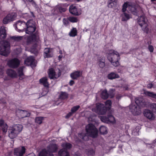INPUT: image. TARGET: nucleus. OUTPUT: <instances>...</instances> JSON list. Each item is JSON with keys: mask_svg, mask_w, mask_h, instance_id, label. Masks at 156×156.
Returning a JSON list of instances; mask_svg holds the SVG:
<instances>
[{"mask_svg": "<svg viewBox=\"0 0 156 156\" xmlns=\"http://www.w3.org/2000/svg\"><path fill=\"white\" fill-rule=\"evenodd\" d=\"M135 100L136 105L131 104L129 106V109L134 115H139L141 112L140 107H143L145 105L142 98H136Z\"/></svg>", "mask_w": 156, "mask_h": 156, "instance_id": "1", "label": "nucleus"}, {"mask_svg": "<svg viewBox=\"0 0 156 156\" xmlns=\"http://www.w3.org/2000/svg\"><path fill=\"white\" fill-rule=\"evenodd\" d=\"M55 140H52L51 143L47 147V150L44 149L39 153V156H54L52 153L56 152L57 149L58 147L57 145L54 143Z\"/></svg>", "mask_w": 156, "mask_h": 156, "instance_id": "2", "label": "nucleus"}, {"mask_svg": "<svg viewBox=\"0 0 156 156\" xmlns=\"http://www.w3.org/2000/svg\"><path fill=\"white\" fill-rule=\"evenodd\" d=\"M108 58L114 66L116 67L119 65L118 60L120 59V57L119 53L117 52L114 50L110 51L108 53Z\"/></svg>", "mask_w": 156, "mask_h": 156, "instance_id": "3", "label": "nucleus"}, {"mask_svg": "<svg viewBox=\"0 0 156 156\" xmlns=\"http://www.w3.org/2000/svg\"><path fill=\"white\" fill-rule=\"evenodd\" d=\"M22 125L17 124L9 128V136L11 139L16 137L22 130Z\"/></svg>", "mask_w": 156, "mask_h": 156, "instance_id": "4", "label": "nucleus"}, {"mask_svg": "<svg viewBox=\"0 0 156 156\" xmlns=\"http://www.w3.org/2000/svg\"><path fill=\"white\" fill-rule=\"evenodd\" d=\"M138 23L140 26L142 30L146 33H148L149 29L148 27V20L144 16H139L137 19Z\"/></svg>", "mask_w": 156, "mask_h": 156, "instance_id": "5", "label": "nucleus"}, {"mask_svg": "<svg viewBox=\"0 0 156 156\" xmlns=\"http://www.w3.org/2000/svg\"><path fill=\"white\" fill-rule=\"evenodd\" d=\"M9 52V43L6 41H0V54L6 56Z\"/></svg>", "mask_w": 156, "mask_h": 156, "instance_id": "6", "label": "nucleus"}, {"mask_svg": "<svg viewBox=\"0 0 156 156\" xmlns=\"http://www.w3.org/2000/svg\"><path fill=\"white\" fill-rule=\"evenodd\" d=\"M87 135L92 137H95L98 135V130L92 124H89L86 126Z\"/></svg>", "mask_w": 156, "mask_h": 156, "instance_id": "7", "label": "nucleus"}, {"mask_svg": "<svg viewBox=\"0 0 156 156\" xmlns=\"http://www.w3.org/2000/svg\"><path fill=\"white\" fill-rule=\"evenodd\" d=\"M92 111L99 115H103L106 112L104 105L102 104L98 103L96 105L95 108L92 109Z\"/></svg>", "mask_w": 156, "mask_h": 156, "instance_id": "8", "label": "nucleus"}, {"mask_svg": "<svg viewBox=\"0 0 156 156\" xmlns=\"http://www.w3.org/2000/svg\"><path fill=\"white\" fill-rule=\"evenodd\" d=\"M48 74L50 79H57L60 76L61 72L59 69L55 71L53 69L51 68L49 69Z\"/></svg>", "mask_w": 156, "mask_h": 156, "instance_id": "9", "label": "nucleus"}, {"mask_svg": "<svg viewBox=\"0 0 156 156\" xmlns=\"http://www.w3.org/2000/svg\"><path fill=\"white\" fill-rule=\"evenodd\" d=\"M16 17V14L15 12L8 14L3 20V22L4 24H7L8 23L15 20Z\"/></svg>", "mask_w": 156, "mask_h": 156, "instance_id": "10", "label": "nucleus"}, {"mask_svg": "<svg viewBox=\"0 0 156 156\" xmlns=\"http://www.w3.org/2000/svg\"><path fill=\"white\" fill-rule=\"evenodd\" d=\"M26 151V149L23 146L14 149V154L15 156H23Z\"/></svg>", "mask_w": 156, "mask_h": 156, "instance_id": "11", "label": "nucleus"}, {"mask_svg": "<svg viewBox=\"0 0 156 156\" xmlns=\"http://www.w3.org/2000/svg\"><path fill=\"white\" fill-rule=\"evenodd\" d=\"M20 63V61L18 59L14 58L9 60L7 64L10 67L15 68L18 66Z\"/></svg>", "mask_w": 156, "mask_h": 156, "instance_id": "12", "label": "nucleus"}, {"mask_svg": "<svg viewBox=\"0 0 156 156\" xmlns=\"http://www.w3.org/2000/svg\"><path fill=\"white\" fill-rule=\"evenodd\" d=\"M24 63L27 66H30L32 68L35 67L36 66V63L33 56H30L27 58L25 60Z\"/></svg>", "mask_w": 156, "mask_h": 156, "instance_id": "13", "label": "nucleus"}, {"mask_svg": "<svg viewBox=\"0 0 156 156\" xmlns=\"http://www.w3.org/2000/svg\"><path fill=\"white\" fill-rule=\"evenodd\" d=\"M26 23L24 21H19L16 23V27L19 32L23 31L26 28Z\"/></svg>", "mask_w": 156, "mask_h": 156, "instance_id": "14", "label": "nucleus"}, {"mask_svg": "<svg viewBox=\"0 0 156 156\" xmlns=\"http://www.w3.org/2000/svg\"><path fill=\"white\" fill-rule=\"evenodd\" d=\"M144 114L145 116L151 120H153L154 119L155 116L153 112L148 109H145L144 112Z\"/></svg>", "mask_w": 156, "mask_h": 156, "instance_id": "15", "label": "nucleus"}, {"mask_svg": "<svg viewBox=\"0 0 156 156\" xmlns=\"http://www.w3.org/2000/svg\"><path fill=\"white\" fill-rule=\"evenodd\" d=\"M82 75V73L80 71H75L70 74V76L73 80H77Z\"/></svg>", "mask_w": 156, "mask_h": 156, "instance_id": "16", "label": "nucleus"}, {"mask_svg": "<svg viewBox=\"0 0 156 156\" xmlns=\"http://www.w3.org/2000/svg\"><path fill=\"white\" fill-rule=\"evenodd\" d=\"M38 36L37 34L31 35L27 39V43L28 44L32 43L33 42H37L38 40Z\"/></svg>", "mask_w": 156, "mask_h": 156, "instance_id": "17", "label": "nucleus"}, {"mask_svg": "<svg viewBox=\"0 0 156 156\" xmlns=\"http://www.w3.org/2000/svg\"><path fill=\"white\" fill-rule=\"evenodd\" d=\"M23 36H15L10 37L8 39L9 42L11 43L12 42H18L22 40Z\"/></svg>", "mask_w": 156, "mask_h": 156, "instance_id": "18", "label": "nucleus"}, {"mask_svg": "<svg viewBox=\"0 0 156 156\" xmlns=\"http://www.w3.org/2000/svg\"><path fill=\"white\" fill-rule=\"evenodd\" d=\"M6 28L4 27H2L0 28V39H5L6 36Z\"/></svg>", "mask_w": 156, "mask_h": 156, "instance_id": "19", "label": "nucleus"}, {"mask_svg": "<svg viewBox=\"0 0 156 156\" xmlns=\"http://www.w3.org/2000/svg\"><path fill=\"white\" fill-rule=\"evenodd\" d=\"M70 12L72 14L76 15H78L80 14V12L78 11L76 6L74 5H72L69 8Z\"/></svg>", "mask_w": 156, "mask_h": 156, "instance_id": "20", "label": "nucleus"}, {"mask_svg": "<svg viewBox=\"0 0 156 156\" xmlns=\"http://www.w3.org/2000/svg\"><path fill=\"white\" fill-rule=\"evenodd\" d=\"M6 73L8 76L12 78H15L17 77L16 72L12 69H8L6 71Z\"/></svg>", "mask_w": 156, "mask_h": 156, "instance_id": "21", "label": "nucleus"}, {"mask_svg": "<svg viewBox=\"0 0 156 156\" xmlns=\"http://www.w3.org/2000/svg\"><path fill=\"white\" fill-rule=\"evenodd\" d=\"M52 52L49 48H45L44 50V56L45 58H50L53 56Z\"/></svg>", "mask_w": 156, "mask_h": 156, "instance_id": "22", "label": "nucleus"}, {"mask_svg": "<svg viewBox=\"0 0 156 156\" xmlns=\"http://www.w3.org/2000/svg\"><path fill=\"white\" fill-rule=\"evenodd\" d=\"M105 58L104 57H100L98 59V64L100 68H103L105 67Z\"/></svg>", "mask_w": 156, "mask_h": 156, "instance_id": "23", "label": "nucleus"}, {"mask_svg": "<svg viewBox=\"0 0 156 156\" xmlns=\"http://www.w3.org/2000/svg\"><path fill=\"white\" fill-rule=\"evenodd\" d=\"M144 94L146 96L156 99V94L152 92L144 90Z\"/></svg>", "mask_w": 156, "mask_h": 156, "instance_id": "24", "label": "nucleus"}, {"mask_svg": "<svg viewBox=\"0 0 156 156\" xmlns=\"http://www.w3.org/2000/svg\"><path fill=\"white\" fill-rule=\"evenodd\" d=\"M124 13L122 14L121 16L122 18V21H126L131 18V16L128 14H127L125 12H123Z\"/></svg>", "mask_w": 156, "mask_h": 156, "instance_id": "25", "label": "nucleus"}, {"mask_svg": "<svg viewBox=\"0 0 156 156\" xmlns=\"http://www.w3.org/2000/svg\"><path fill=\"white\" fill-rule=\"evenodd\" d=\"M117 5V1L109 0L108 2V6L109 8L115 7Z\"/></svg>", "mask_w": 156, "mask_h": 156, "instance_id": "26", "label": "nucleus"}, {"mask_svg": "<svg viewBox=\"0 0 156 156\" xmlns=\"http://www.w3.org/2000/svg\"><path fill=\"white\" fill-rule=\"evenodd\" d=\"M39 81L40 83L42 84L45 87H48V83L47 81V78L46 77H44L41 79Z\"/></svg>", "mask_w": 156, "mask_h": 156, "instance_id": "27", "label": "nucleus"}, {"mask_svg": "<svg viewBox=\"0 0 156 156\" xmlns=\"http://www.w3.org/2000/svg\"><path fill=\"white\" fill-rule=\"evenodd\" d=\"M108 78L109 79L112 80L119 77V76L117 74L114 73H111L108 75Z\"/></svg>", "mask_w": 156, "mask_h": 156, "instance_id": "28", "label": "nucleus"}, {"mask_svg": "<svg viewBox=\"0 0 156 156\" xmlns=\"http://www.w3.org/2000/svg\"><path fill=\"white\" fill-rule=\"evenodd\" d=\"M32 27H36L34 22L32 20H30L26 23V28H31Z\"/></svg>", "mask_w": 156, "mask_h": 156, "instance_id": "29", "label": "nucleus"}, {"mask_svg": "<svg viewBox=\"0 0 156 156\" xmlns=\"http://www.w3.org/2000/svg\"><path fill=\"white\" fill-rule=\"evenodd\" d=\"M58 154L59 156H69V154L67 150L62 149L59 151Z\"/></svg>", "mask_w": 156, "mask_h": 156, "instance_id": "30", "label": "nucleus"}, {"mask_svg": "<svg viewBox=\"0 0 156 156\" xmlns=\"http://www.w3.org/2000/svg\"><path fill=\"white\" fill-rule=\"evenodd\" d=\"M63 149L66 150L70 149L72 147V145L69 143H64L62 145Z\"/></svg>", "mask_w": 156, "mask_h": 156, "instance_id": "31", "label": "nucleus"}, {"mask_svg": "<svg viewBox=\"0 0 156 156\" xmlns=\"http://www.w3.org/2000/svg\"><path fill=\"white\" fill-rule=\"evenodd\" d=\"M20 113L21 115V118H23L30 116V113L26 111L21 110L20 111Z\"/></svg>", "mask_w": 156, "mask_h": 156, "instance_id": "32", "label": "nucleus"}, {"mask_svg": "<svg viewBox=\"0 0 156 156\" xmlns=\"http://www.w3.org/2000/svg\"><path fill=\"white\" fill-rule=\"evenodd\" d=\"M131 5V3L130 2H125L122 6V11L123 12H125L126 10V8H128L129 9V6Z\"/></svg>", "mask_w": 156, "mask_h": 156, "instance_id": "33", "label": "nucleus"}, {"mask_svg": "<svg viewBox=\"0 0 156 156\" xmlns=\"http://www.w3.org/2000/svg\"><path fill=\"white\" fill-rule=\"evenodd\" d=\"M36 29V27H33L31 28H26V34H31L35 31Z\"/></svg>", "mask_w": 156, "mask_h": 156, "instance_id": "34", "label": "nucleus"}, {"mask_svg": "<svg viewBox=\"0 0 156 156\" xmlns=\"http://www.w3.org/2000/svg\"><path fill=\"white\" fill-rule=\"evenodd\" d=\"M77 31L76 28H73L69 33V35L71 37H75L77 35Z\"/></svg>", "mask_w": 156, "mask_h": 156, "instance_id": "35", "label": "nucleus"}, {"mask_svg": "<svg viewBox=\"0 0 156 156\" xmlns=\"http://www.w3.org/2000/svg\"><path fill=\"white\" fill-rule=\"evenodd\" d=\"M68 97V94L65 92H61L59 95V98L62 99H65L67 98Z\"/></svg>", "mask_w": 156, "mask_h": 156, "instance_id": "36", "label": "nucleus"}, {"mask_svg": "<svg viewBox=\"0 0 156 156\" xmlns=\"http://www.w3.org/2000/svg\"><path fill=\"white\" fill-rule=\"evenodd\" d=\"M129 11H131V12L134 15H136L137 13V10L135 8V7L133 6L130 5L129 6Z\"/></svg>", "mask_w": 156, "mask_h": 156, "instance_id": "37", "label": "nucleus"}, {"mask_svg": "<svg viewBox=\"0 0 156 156\" xmlns=\"http://www.w3.org/2000/svg\"><path fill=\"white\" fill-rule=\"evenodd\" d=\"M99 129L101 133L102 134H105L107 133V128L104 126H101Z\"/></svg>", "mask_w": 156, "mask_h": 156, "instance_id": "38", "label": "nucleus"}, {"mask_svg": "<svg viewBox=\"0 0 156 156\" xmlns=\"http://www.w3.org/2000/svg\"><path fill=\"white\" fill-rule=\"evenodd\" d=\"M101 97L103 99H106L108 98V94L107 93L106 90H104L102 92Z\"/></svg>", "mask_w": 156, "mask_h": 156, "instance_id": "39", "label": "nucleus"}, {"mask_svg": "<svg viewBox=\"0 0 156 156\" xmlns=\"http://www.w3.org/2000/svg\"><path fill=\"white\" fill-rule=\"evenodd\" d=\"M44 118L42 117H37L35 119V122L38 124H41L42 122V121L44 120Z\"/></svg>", "mask_w": 156, "mask_h": 156, "instance_id": "40", "label": "nucleus"}, {"mask_svg": "<svg viewBox=\"0 0 156 156\" xmlns=\"http://www.w3.org/2000/svg\"><path fill=\"white\" fill-rule=\"evenodd\" d=\"M100 119L102 122L107 123H109L108 117L107 118L104 116H101L100 117Z\"/></svg>", "mask_w": 156, "mask_h": 156, "instance_id": "41", "label": "nucleus"}, {"mask_svg": "<svg viewBox=\"0 0 156 156\" xmlns=\"http://www.w3.org/2000/svg\"><path fill=\"white\" fill-rule=\"evenodd\" d=\"M108 119H109V123H115V120L114 117L112 115H108Z\"/></svg>", "mask_w": 156, "mask_h": 156, "instance_id": "42", "label": "nucleus"}, {"mask_svg": "<svg viewBox=\"0 0 156 156\" xmlns=\"http://www.w3.org/2000/svg\"><path fill=\"white\" fill-rule=\"evenodd\" d=\"M22 16H23V17L25 18L26 19L30 18L31 16L34 17V14L33 12H31L30 16H29L27 13H26L23 14Z\"/></svg>", "mask_w": 156, "mask_h": 156, "instance_id": "43", "label": "nucleus"}, {"mask_svg": "<svg viewBox=\"0 0 156 156\" xmlns=\"http://www.w3.org/2000/svg\"><path fill=\"white\" fill-rule=\"evenodd\" d=\"M80 108L79 105H76L73 107L71 109V111L73 113L76 112Z\"/></svg>", "mask_w": 156, "mask_h": 156, "instance_id": "44", "label": "nucleus"}, {"mask_svg": "<svg viewBox=\"0 0 156 156\" xmlns=\"http://www.w3.org/2000/svg\"><path fill=\"white\" fill-rule=\"evenodd\" d=\"M68 20L70 21L72 23L77 22L78 20L76 18L73 17H69Z\"/></svg>", "mask_w": 156, "mask_h": 156, "instance_id": "45", "label": "nucleus"}, {"mask_svg": "<svg viewBox=\"0 0 156 156\" xmlns=\"http://www.w3.org/2000/svg\"><path fill=\"white\" fill-rule=\"evenodd\" d=\"M107 108L110 109L111 107L112 102L110 100H107L105 103Z\"/></svg>", "mask_w": 156, "mask_h": 156, "instance_id": "46", "label": "nucleus"}, {"mask_svg": "<svg viewBox=\"0 0 156 156\" xmlns=\"http://www.w3.org/2000/svg\"><path fill=\"white\" fill-rule=\"evenodd\" d=\"M4 66L0 65V76H3L4 73Z\"/></svg>", "mask_w": 156, "mask_h": 156, "instance_id": "47", "label": "nucleus"}, {"mask_svg": "<svg viewBox=\"0 0 156 156\" xmlns=\"http://www.w3.org/2000/svg\"><path fill=\"white\" fill-rule=\"evenodd\" d=\"M2 127V130L4 133H5L7 130L8 126L7 124H5L3 126L1 127Z\"/></svg>", "mask_w": 156, "mask_h": 156, "instance_id": "48", "label": "nucleus"}, {"mask_svg": "<svg viewBox=\"0 0 156 156\" xmlns=\"http://www.w3.org/2000/svg\"><path fill=\"white\" fill-rule=\"evenodd\" d=\"M150 108L152 109L153 111L156 112V104L152 103L151 104Z\"/></svg>", "mask_w": 156, "mask_h": 156, "instance_id": "49", "label": "nucleus"}, {"mask_svg": "<svg viewBox=\"0 0 156 156\" xmlns=\"http://www.w3.org/2000/svg\"><path fill=\"white\" fill-rule=\"evenodd\" d=\"M87 154L89 155H93L94 154V151L92 149H90L88 151Z\"/></svg>", "mask_w": 156, "mask_h": 156, "instance_id": "50", "label": "nucleus"}, {"mask_svg": "<svg viewBox=\"0 0 156 156\" xmlns=\"http://www.w3.org/2000/svg\"><path fill=\"white\" fill-rule=\"evenodd\" d=\"M24 68V67L22 66L20 67L18 69V73L19 74V75H20V74L21 73H23V70Z\"/></svg>", "mask_w": 156, "mask_h": 156, "instance_id": "51", "label": "nucleus"}, {"mask_svg": "<svg viewBox=\"0 0 156 156\" xmlns=\"http://www.w3.org/2000/svg\"><path fill=\"white\" fill-rule=\"evenodd\" d=\"M95 116L92 117L91 116L89 117L88 118V121L89 122L94 121L95 119Z\"/></svg>", "mask_w": 156, "mask_h": 156, "instance_id": "52", "label": "nucleus"}, {"mask_svg": "<svg viewBox=\"0 0 156 156\" xmlns=\"http://www.w3.org/2000/svg\"><path fill=\"white\" fill-rule=\"evenodd\" d=\"M148 49L151 52H152L153 51L154 48L151 45H149L148 47Z\"/></svg>", "mask_w": 156, "mask_h": 156, "instance_id": "53", "label": "nucleus"}, {"mask_svg": "<svg viewBox=\"0 0 156 156\" xmlns=\"http://www.w3.org/2000/svg\"><path fill=\"white\" fill-rule=\"evenodd\" d=\"M19 79L20 80H22L25 78V76L24 75L23 73H21L19 75Z\"/></svg>", "mask_w": 156, "mask_h": 156, "instance_id": "54", "label": "nucleus"}, {"mask_svg": "<svg viewBox=\"0 0 156 156\" xmlns=\"http://www.w3.org/2000/svg\"><path fill=\"white\" fill-rule=\"evenodd\" d=\"M63 24L66 26L69 23L68 21L65 19H63Z\"/></svg>", "mask_w": 156, "mask_h": 156, "instance_id": "55", "label": "nucleus"}, {"mask_svg": "<svg viewBox=\"0 0 156 156\" xmlns=\"http://www.w3.org/2000/svg\"><path fill=\"white\" fill-rule=\"evenodd\" d=\"M5 124H7L6 123L4 122L3 120L1 119L0 120V126L2 127Z\"/></svg>", "mask_w": 156, "mask_h": 156, "instance_id": "56", "label": "nucleus"}, {"mask_svg": "<svg viewBox=\"0 0 156 156\" xmlns=\"http://www.w3.org/2000/svg\"><path fill=\"white\" fill-rule=\"evenodd\" d=\"M73 114V113L71 111L66 116V118H68L72 115Z\"/></svg>", "mask_w": 156, "mask_h": 156, "instance_id": "57", "label": "nucleus"}, {"mask_svg": "<svg viewBox=\"0 0 156 156\" xmlns=\"http://www.w3.org/2000/svg\"><path fill=\"white\" fill-rule=\"evenodd\" d=\"M75 83V82L74 81L72 80H70L69 83V84L70 86H72L73 84H74Z\"/></svg>", "mask_w": 156, "mask_h": 156, "instance_id": "58", "label": "nucleus"}, {"mask_svg": "<svg viewBox=\"0 0 156 156\" xmlns=\"http://www.w3.org/2000/svg\"><path fill=\"white\" fill-rule=\"evenodd\" d=\"M153 85L151 83H149L147 85V87L148 88H151L153 87Z\"/></svg>", "mask_w": 156, "mask_h": 156, "instance_id": "59", "label": "nucleus"}, {"mask_svg": "<svg viewBox=\"0 0 156 156\" xmlns=\"http://www.w3.org/2000/svg\"><path fill=\"white\" fill-rule=\"evenodd\" d=\"M37 50L36 48H32L31 49V51L32 52H37Z\"/></svg>", "mask_w": 156, "mask_h": 156, "instance_id": "60", "label": "nucleus"}, {"mask_svg": "<svg viewBox=\"0 0 156 156\" xmlns=\"http://www.w3.org/2000/svg\"><path fill=\"white\" fill-rule=\"evenodd\" d=\"M27 156H35V155L34 153H31Z\"/></svg>", "mask_w": 156, "mask_h": 156, "instance_id": "61", "label": "nucleus"}, {"mask_svg": "<svg viewBox=\"0 0 156 156\" xmlns=\"http://www.w3.org/2000/svg\"><path fill=\"white\" fill-rule=\"evenodd\" d=\"M82 134H79V137H80V138H82V139H84V137H83V136L82 135Z\"/></svg>", "mask_w": 156, "mask_h": 156, "instance_id": "62", "label": "nucleus"}, {"mask_svg": "<svg viewBox=\"0 0 156 156\" xmlns=\"http://www.w3.org/2000/svg\"><path fill=\"white\" fill-rule=\"evenodd\" d=\"M153 145L152 144H148V146H147L148 147H153Z\"/></svg>", "mask_w": 156, "mask_h": 156, "instance_id": "63", "label": "nucleus"}, {"mask_svg": "<svg viewBox=\"0 0 156 156\" xmlns=\"http://www.w3.org/2000/svg\"><path fill=\"white\" fill-rule=\"evenodd\" d=\"M128 87L127 86H126V87H124V89L125 90H128Z\"/></svg>", "mask_w": 156, "mask_h": 156, "instance_id": "64", "label": "nucleus"}]
</instances>
